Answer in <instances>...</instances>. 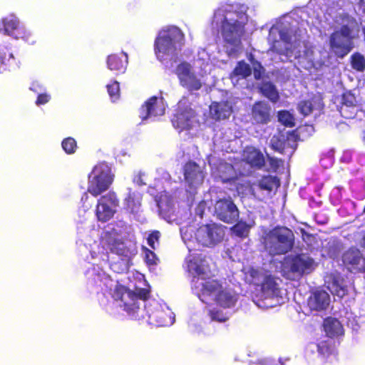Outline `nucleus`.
I'll return each mask as SVG.
<instances>
[{"label": "nucleus", "instance_id": "nucleus-1", "mask_svg": "<svg viewBox=\"0 0 365 365\" xmlns=\"http://www.w3.org/2000/svg\"><path fill=\"white\" fill-rule=\"evenodd\" d=\"M184 38V34L177 26H169L161 30L154 43V51L158 59L163 61L170 57L175 61L178 50L181 49Z\"/></svg>", "mask_w": 365, "mask_h": 365}, {"label": "nucleus", "instance_id": "nucleus-2", "mask_svg": "<svg viewBox=\"0 0 365 365\" xmlns=\"http://www.w3.org/2000/svg\"><path fill=\"white\" fill-rule=\"evenodd\" d=\"M294 240V235L291 229L284 226H277L265 235L264 245L270 255H282L293 249Z\"/></svg>", "mask_w": 365, "mask_h": 365}, {"label": "nucleus", "instance_id": "nucleus-3", "mask_svg": "<svg viewBox=\"0 0 365 365\" xmlns=\"http://www.w3.org/2000/svg\"><path fill=\"white\" fill-rule=\"evenodd\" d=\"M113 296L116 301L123 302L120 306L133 319L140 320L143 317V310L140 309L138 299L147 300L150 297V290L139 288L132 292L124 286L118 285L114 289Z\"/></svg>", "mask_w": 365, "mask_h": 365}, {"label": "nucleus", "instance_id": "nucleus-4", "mask_svg": "<svg viewBox=\"0 0 365 365\" xmlns=\"http://www.w3.org/2000/svg\"><path fill=\"white\" fill-rule=\"evenodd\" d=\"M90 180L87 191L94 197L100 195L107 190L113 182L114 175L111 168L105 162L94 166L89 175Z\"/></svg>", "mask_w": 365, "mask_h": 365}, {"label": "nucleus", "instance_id": "nucleus-5", "mask_svg": "<svg viewBox=\"0 0 365 365\" xmlns=\"http://www.w3.org/2000/svg\"><path fill=\"white\" fill-rule=\"evenodd\" d=\"M352 29L349 26L342 25L339 30L332 32L329 38L331 52L337 58H344L354 48Z\"/></svg>", "mask_w": 365, "mask_h": 365}, {"label": "nucleus", "instance_id": "nucleus-6", "mask_svg": "<svg viewBox=\"0 0 365 365\" xmlns=\"http://www.w3.org/2000/svg\"><path fill=\"white\" fill-rule=\"evenodd\" d=\"M232 14L235 16H225L222 21V35L228 43L237 45L240 43V38L245 33V23L240 21L243 15L238 11H234Z\"/></svg>", "mask_w": 365, "mask_h": 365}, {"label": "nucleus", "instance_id": "nucleus-7", "mask_svg": "<svg viewBox=\"0 0 365 365\" xmlns=\"http://www.w3.org/2000/svg\"><path fill=\"white\" fill-rule=\"evenodd\" d=\"M0 33L14 36L16 39L21 38L31 44L35 43L32 34L21 25L19 18L14 14L0 19Z\"/></svg>", "mask_w": 365, "mask_h": 365}, {"label": "nucleus", "instance_id": "nucleus-8", "mask_svg": "<svg viewBox=\"0 0 365 365\" xmlns=\"http://www.w3.org/2000/svg\"><path fill=\"white\" fill-rule=\"evenodd\" d=\"M224 236V227L217 223L202 225L195 232L196 240L204 247L215 245L222 240Z\"/></svg>", "mask_w": 365, "mask_h": 365}, {"label": "nucleus", "instance_id": "nucleus-9", "mask_svg": "<svg viewBox=\"0 0 365 365\" xmlns=\"http://www.w3.org/2000/svg\"><path fill=\"white\" fill-rule=\"evenodd\" d=\"M213 208L217 218L227 224L235 222L240 217L239 209L229 195L217 199Z\"/></svg>", "mask_w": 365, "mask_h": 365}, {"label": "nucleus", "instance_id": "nucleus-10", "mask_svg": "<svg viewBox=\"0 0 365 365\" xmlns=\"http://www.w3.org/2000/svg\"><path fill=\"white\" fill-rule=\"evenodd\" d=\"M175 73L180 84L188 91H199L202 88L201 81L192 71V66L189 63L183 61L178 64L175 69Z\"/></svg>", "mask_w": 365, "mask_h": 365}, {"label": "nucleus", "instance_id": "nucleus-11", "mask_svg": "<svg viewBox=\"0 0 365 365\" xmlns=\"http://www.w3.org/2000/svg\"><path fill=\"white\" fill-rule=\"evenodd\" d=\"M344 267L353 273H360L365 271V257L359 249L351 247L346 250L341 256Z\"/></svg>", "mask_w": 365, "mask_h": 365}, {"label": "nucleus", "instance_id": "nucleus-12", "mask_svg": "<svg viewBox=\"0 0 365 365\" xmlns=\"http://www.w3.org/2000/svg\"><path fill=\"white\" fill-rule=\"evenodd\" d=\"M165 110L162 100L156 96H152L141 106L139 110V116L142 120H145L150 117L164 115Z\"/></svg>", "mask_w": 365, "mask_h": 365}, {"label": "nucleus", "instance_id": "nucleus-13", "mask_svg": "<svg viewBox=\"0 0 365 365\" xmlns=\"http://www.w3.org/2000/svg\"><path fill=\"white\" fill-rule=\"evenodd\" d=\"M287 263L289 264L291 272L302 275L305 272L309 273L312 271L314 261L304 254H299L291 257Z\"/></svg>", "mask_w": 365, "mask_h": 365}, {"label": "nucleus", "instance_id": "nucleus-14", "mask_svg": "<svg viewBox=\"0 0 365 365\" xmlns=\"http://www.w3.org/2000/svg\"><path fill=\"white\" fill-rule=\"evenodd\" d=\"M271 107L262 101L255 102L251 108V119L255 124H267L270 121Z\"/></svg>", "mask_w": 365, "mask_h": 365}, {"label": "nucleus", "instance_id": "nucleus-15", "mask_svg": "<svg viewBox=\"0 0 365 365\" xmlns=\"http://www.w3.org/2000/svg\"><path fill=\"white\" fill-rule=\"evenodd\" d=\"M185 180L190 185L201 184L203 181V172L195 161L189 160L183 166Z\"/></svg>", "mask_w": 365, "mask_h": 365}, {"label": "nucleus", "instance_id": "nucleus-16", "mask_svg": "<svg viewBox=\"0 0 365 365\" xmlns=\"http://www.w3.org/2000/svg\"><path fill=\"white\" fill-rule=\"evenodd\" d=\"M237 300L238 294L232 289L223 287L222 285L220 291L214 297L215 303L224 309L235 307Z\"/></svg>", "mask_w": 365, "mask_h": 365}, {"label": "nucleus", "instance_id": "nucleus-17", "mask_svg": "<svg viewBox=\"0 0 365 365\" xmlns=\"http://www.w3.org/2000/svg\"><path fill=\"white\" fill-rule=\"evenodd\" d=\"M242 160L251 168L262 169L265 165V160L262 152L254 147H247L242 153Z\"/></svg>", "mask_w": 365, "mask_h": 365}, {"label": "nucleus", "instance_id": "nucleus-18", "mask_svg": "<svg viewBox=\"0 0 365 365\" xmlns=\"http://www.w3.org/2000/svg\"><path fill=\"white\" fill-rule=\"evenodd\" d=\"M222 284L216 279L207 280L201 284V288L197 292L198 298L204 303H208L213 296L220 291Z\"/></svg>", "mask_w": 365, "mask_h": 365}, {"label": "nucleus", "instance_id": "nucleus-19", "mask_svg": "<svg viewBox=\"0 0 365 365\" xmlns=\"http://www.w3.org/2000/svg\"><path fill=\"white\" fill-rule=\"evenodd\" d=\"M324 108L322 97L319 94L312 95L309 98L301 101L298 108L304 116L310 115L314 110H321Z\"/></svg>", "mask_w": 365, "mask_h": 365}, {"label": "nucleus", "instance_id": "nucleus-20", "mask_svg": "<svg viewBox=\"0 0 365 365\" xmlns=\"http://www.w3.org/2000/svg\"><path fill=\"white\" fill-rule=\"evenodd\" d=\"M128 63V56L123 52L110 54L107 58L108 68L116 75L125 73Z\"/></svg>", "mask_w": 365, "mask_h": 365}, {"label": "nucleus", "instance_id": "nucleus-21", "mask_svg": "<svg viewBox=\"0 0 365 365\" xmlns=\"http://www.w3.org/2000/svg\"><path fill=\"white\" fill-rule=\"evenodd\" d=\"M329 302L330 297L329 294L324 290H318L309 297L308 304L312 310L322 311L327 308Z\"/></svg>", "mask_w": 365, "mask_h": 365}, {"label": "nucleus", "instance_id": "nucleus-22", "mask_svg": "<svg viewBox=\"0 0 365 365\" xmlns=\"http://www.w3.org/2000/svg\"><path fill=\"white\" fill-rule=\"evenodd\" d=\"M210 113L215 120H225L229 118L232 108L227 101L212 102L210 106Z\"/></svg>", "mask_w": 365, "mask_h": 365}, {"label": "nucleus", "instance_id": "nucleus-23", "mask_svg": "<svg viewBox=\"0 0 365 365\" xmlns=\"http://www.w3.org/2000/svg\"><path fill=\"white\" fill-rule=\"evenodd\" d=\"M149 318L152 323H155L158 327H168L173 324L174 317L169 311L158 307L149 314Z\"/></svg>", "mask_w": 365, "mask_h": 365}, {"label": "nucleus", "instance_id": "nucleus-24", "mask_svg": "<svg viewBox=\"0 0 365 365\" xmlns=\"http://www.w3.org/2000/svg\"><path fill=\"white\" fill-rule=\"evenodd\" d=\"M104 244L110 252L119 256L127 255L128 251L123 242L114 237L110 234L106 235Z\"/></svg>", "mask_w": 365, "mask_h": 365}, {"label": "nucleus", "instance_id": "nucleus-25", "mask_svg": "<svg viewBox=\"0 0 365 365\" xmlns=\"http://www.w3.org/2000/svg\"><path fill=\"white\" fill-rule=\"evenodd\" d=\"M260 190L271 192L274 189H277L280 186L279 178L277 176L270 175H263L255 183Z\"/></svg>", "mask_w": 365, "mask_h": 365}, {"label": "nucleus", "instance_id": "nucleus-26", "mask_svg": "<svg viewBox=\"0 0 365 365\" xmlns=\"http://www.w3.org/2000/svg\"><path fill=\"white\" fill-rule=\"evenodd\" d=\"M324 329L327 335L329 337H334L344 334L343 326L336 318L327 317L324 320Z\"/></svg>", "mask_w": 365, "mask_h": 365}, {"label": "nucleus", "instance_id": "nucleus-27", "mask_svg": "<svg viewBox=\"0 0 365 365\" xmlns=\"http://www.w3.org/2000/svg\"><path fill=\"white\" fill-rule=\"evenodd\" d=\"M259 92L272 103L279 99V93L276 86L270 81L263 82L258 88Z\"/></svg>", "mask_w": 365, "mask_h": 365}, {"label": "nucleus", "instance_id": "nucleus-28", "mask_svg": "<svg viewBox=\"0 0 365 365\" xmlns=\"http://www.w3.org/2000/svg\"><path fill=\"white\" fill-rule=\"evenodd\" d=\"M331 288L334 294L340 297H343L347 293V289L344 285V279L340 274H332L331 276Z\"/></svg>", "mask_w": 365, "mask_h": 365}, {"label": "nucleus", "instance_id": "nucleus-29", "mask_svg": "<svg viewBox=\"0 0 365 365\" xmlns=\"http://www.w3.org/2000/svg\"><path fill=\"white\" fill-rule=\"evenodd\" d=\"M115 212L116 210H114L112 207L106 205V204L100 202V201L98 200L96 209V215L99 221L103 222L108 221L113 217Z\"/></svg>", "mask_w": 365, "mask_h": 365}, {"label": "nucleus", "instance_id": "nucleus-30", "mask_svg": "<svg viewBox=\"0 0 365 365\" xmlns=\"http://www.w3.org/2000/svg\"><path fill=\"white\" fill-rule=\"evenodd\" d=\"M289 140V136L284 135H274L270 140V147L274 151L283 154L285 149L287 148Z\"/></svg>", "mask_w": 365, "mask_h": 365}, {"label": "nucleus", "instance_id": "nucleus-31", "mask_svg": "<svg viewBox=\"0 0 365 365\" xmlns=\"http://www.w3.org/2000/svg\"><path fill=\"white\" fill-rule=\"evenodd\" d=\"M251 74L252 68L250 66L243 60L237 63V65L232 72V76L244 79L249 77Z\"/></svg>", "mask_w": 365, "mask_h": 365}, {"label": "nucleus", "instance_id": "nucleus-32", "mask_svg": "<svg viewBox=\"0 0 365 365\" xmlns=\"http://www.w3.org/2000/svg\"><path fill=\"white\" fill-rule=\"evenodd\" d=\"M261 289L265 294H274L277 290V284L274 278L271 275L264 277L261 283Z\"/></svg>", "mask_w": 365, "mask_h": 365}, {"label": "nucleus", "instance_id": "nucleus-33", "mask_svg": "<svg viewBox=\"0 0 365 365\" xmlns=\"http://www.w3.org/2000/svg\"><path fill=\"white\" fill-rule=\"evenodd\" d=\"M251 226L248 225L246 222L238 220L236 221V223L231 227V231L236 236L245 238L248 236L250 230Z\"/></svg>", "mask_w": 365, "mask_h": 365}, {"label": "nucleus", "instance_id": "nucleus-34", "mask_svg": "<svg viewBox=\"0 0 365 365\" xmlns=\"http://www.w3.org/2000/svg\"><path fill=\"white\" fill-rule=\"evenodd\" d=\"M190 119L184 111H178L172 118V123L176 128L183 130L188 125Z\"/></svg>", "mask_w": 365, "mask_h": 365}, {"label": "nucleus", "instance_id": "nucleus-35", "mask_svg": "<svg viewBox=\"0 0 365 365\" xmlns=\"http://www.w3.org/2000/svg\"><path fill=\"white\" fill-rule=\"evenodd\" d=\"M98 201L100 202H103V204H106V205L112 207L114 210L119 206L120 201L117 197V195L113 191H109L106 195H102Z\"/></svg>", "mask_w": 365, "mask_h": 365}, {"label": "nucleus", "instance_id": "nucleus-36", "mask_svg": "<svg viewBox=\"0 0 365 365\" xmlns=\"http://www.w3.org/2000/svg\"><path fill=\"white\" fill-rule=\"evenodd\" d=\"M352 68L357 71H364L365 69V58L359 53H354L351 56Z\"/></svg>", "mask_w": 365, "mask_h": 365}, {"label": "nucleus", "instance_id": "nucleus-37", "mask_svg": "<svg viewBox=\"0 0 365 365\" xmlns=\"http://www.w3.org/2000/svg\"><path fill=\"white\" fill-rule=\"evenodd\" d=\"M61 146L64 152L68 155L73 154L78 148L76 140L72 137L64 138L61 142Z\"/></svg>", "mask_w": 365, "mask_h": 365}, {"label": "nucleus", "instance_id": "nucleus-38", "mask_svg": "<svg viewBox=\"0 0 365 365\" xmlns=\"http://www.w3.org/2000/svg\"><path fill=\"white\" fill-rule=\"evenodd\" d=\"M207 314L212 321L222 323L229 319V317L217 308L210 309Z\"/></svg>", "mask_w": 365, "mask_h": 365}, {"label": "nucleus", "instance_id": "nucleus-39", "mask_svg": "<svg viewBox=\"0 0 365 365\" xmlns=\"http://www.w3.org/2000/svg\"><path fill=\"white\" fill-rule=\"evenodd\" d=\"M279 121L285 126H294V118L288 110H280L278 112Z\"/></svg>", "mask_w": 365, "mask_h": 365}, {"label": "nucleus", "instance_id": "nucleus-40", "mask_svg": "<svg viewBox=\"0 0 365 365\" xmlns=\"http://www.w3.org/2000/svg\"><path fill=\"white\" fill-rule=\"evenodd\" d=\"M108 93L113 101L118 100L120 97V85L116 81L107 85Z\"/></svg>", "mask_w": 365, "mask_h": 365}, {"label": "nucleus", "instance_id": "nucleus-41", "mask_svg": "<svg viewBox=\"0 0 365 365\" xmlns=\"http://www.w3.org/2000/svg\"><path fill=\"white\" fill-rule=\"evenodd\" d=\"M266 156L269 168L272 172H277L279 168L283 167L284 162L282 159L272 157L269 154H267Z\"/></svg>", "mask_w": 365, "mask_h": 365}, {"label": "nucleus", "instance_id": "nucleus-42", "mask_svg": "<svg viewBox=\"0 0 365 365\" xmlns=\"http://www.w3.org/2000/svg\"><path fill=\"white\" fill-rule=\"evenodd\" d=\"M317 351L323 357H327L331 354V348L327 341H321L317 345Z\"/></svg>", "mask_w": 365, "mask_h": 365}, {"label": "nucleus", "instance_id": "nucleus-43", "mask_svg": "<svg viewBox=\"0 0 365 365\" xmlns=\"http://www.w3.org/2000/svg\"><path fill=\"white\" fill-rule=\"evenodd\" d=\"M252 66H253V75H254L255 79L260 80L264 73V67L262 66L261 63L257 61H255L254 62H252Z\"/></svg>", "mask_w": 365, "mask_h": 365}, {"label": "nucleus", "instance_id": "nucleus-44", "mask_svg": "<svg viewBox=\"0 0 365 365\" xmlns=\"http://www.w3.org/2000/svg\"><path fill=\"white\" fill-rule=\"evenodd\" d=\"M160 237V233L158 230L153 231L150 234H149L147 242L148 245L153 250L155 249V243H159V240Z\"/></svg>", "mask_w": 365, "mask_h": 365}, {"label": "nucleus", "instance_id": "nucleus-45", "mask_svg": "<svg viewBox=\"0 0 365 365\" xmlns=\"http://www.w3.org/2000/svg\"><path fill=\"white\" fill-rule=\"evenodd\" d=\"M188 267L190 271H192L197 276L204 275L205 274L204 267L196 262L190 260L188 264Z\"/></svg>", "mask_w": 365, "mask_h": 365}, {"label": "nucleus", "instance_id": "nucleus-46", "mask_svg": "<svg viewBox=\"0 0 365 365\" xmlns=\"http://www.w3.org/2000/svg\"><path fill=\"white\" fill-rule=\"evenodd\" d=\"M145 262L148 264L154 265L157 264L158 259L154 252L145 248Z\"/></svg>", "mask_w": 365, "mask_h": 365}, {"label": "nucleus", "instance_id": "nucleus-47", "mask_svg": "<svg viewBox=\"0 0 365 365\" xmlns=\"http://www.w3.org/2000/svg\"><path fill=\"white\" fill-rule=\"evenodd\" d=\"M50 99H51V97L48 94H47L46 93H39L36 98V103L38 106L43 105V104H46V103H48L50 101Z\"/></svg>", "mask_w": 365, "mask_h": 365}, {"label": "nucleus", "instance_id": "nucleus-48", "mask_svg": "<svg viewBox=\"0 0 365 365\" xmlns=\"http://www.w3.org/2000/svg\"><path fill=\"white\" fill-rule=\"evenodd\" d=\"M125 205L128 208L134 209L135 206V200L133 195L131 193H129L126 198L125 199Z\"/></svg>", "mask_w": 365, "mask_h": 365}, {"label": "nucleus", "instance_id": "nucleus-49", "mask_svg": "<svg viewBox=\"0 0 365 365\" xmlns=\"http://www.w3.org/2000/svg\"><path fill=\"white\" fill-rule=\"evenodd\" d=\"M30 89L35 93H38L42 90V86L38 82L35 81L31 83Z\"/></svg>", "mask_w": 365, "mask_h": 365}, {"label": "nucleus", "instance_id": "nucleus-50", "mask_svg": "<svg viewBox=\"0 0 365 365\" xmlns=\"http://www.w3.org/2000/svg\"><path fill=\"white\" fill-rule=\"evenodd\" d=\"M250 274L252 277H255V276L258 275L259 272L257 270L252 269Z\"/></svg>", "mask_w": 365, "mask_h": 365}, {"label": "nucleus", "instance_id": "nucleus-51", "mask_svg": "<svg viewBox=\"0 0 365 365\" xmlns=\"http://www.w3.org/2000/svg\"><path fill=\"white\" fill-rule=\"evenodd\" d=\"M362 141L365 145V130L362 132Z\"/></svg>", "mask_w": 365, "mask_h": 365}, {"label": "nucleus", "instance_id": "nucleus-52", "mask_svg": "<svg viewBox=\"0 0 365 365\" xmlns=\"http://www.w3.org/2000/svg\"><path fill=\"white\" fill-rule=\"evenodd\" d=\"M363 212L365 213V205H364V210H363Z\"/></svg>", "mask_w": 365, "mask_h": 365}, {"label": "nucleus", "instance_id": "nucleus-53", "mask_svg": "<svg viewBox=\"0 0 365 365\" xmlns=\"http://www.w3.org/2000/svg\"><path fill=\"white\" fill-rule=\"evenodd\" d=\"M312 130H314V128L312 126L309 127Z\"/></svg>", "mask_w": 365, "mask_h": 365}]
</instances>
